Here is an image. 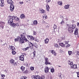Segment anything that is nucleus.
I'll return each mask as SVG.
<instances>
[{"mask_svg":"<svg viewBox=\"0 0 79 79\" xmlns=\"http://www.w3.org/2000/svg\"><path fill=\"white\" fill-rule=\"evenodd\" d=\"M7 2L9 4H11L10 6V11H13L15 8V6L12 4L13 2L11 0H7Z\"/></svg>","mask_w":79,"mask_h":79,"instance_id":"obj_1","label":"nucleus"},{"mask_svg":"<svg viewBox=\"0 0 79 79\" xmlns=\"http://www.w3.org/2000/svg\"><path fill=\"white\" fill-rule=\"evenodd\" d=\"M67 28H68V31L69 32V33H71L73 32V31H74V29H73L70 26H69V24H67Z\"/></svg>","mask_w":79,"mask_h":79,"instance_id":"obj_2","label":"nucleus"},{"mask_svg":"<svg viewBox=\"0 0 79 79\" xmlns=\"http://www.w3.org/2000/svg\"><path fill=\"white\" fill-rule=\"evenodd\" d=\"M8 24H12L13 21V19L12 18V16H9L8 19Z\"/></svg>","mask_w":79,"mask_h":79,"instance_id":"obj_3","label":"nucleus"},{"mask_svg":"<svg viewBox=\"0 0 79 79\" xmlns=\"http://www.w3.org/2000/svg\"><path fill=\"white\" fill-rule=\"evenodd\" d=\"M18 40L20 42V43H21V44H23V43H24V41L21 40V38L20 37V36H18L17 39H15V42H16L17 41H18Z\"/></svg>","mask_w":79,"mask_h":79,"instance_id":"obj_4","label":"nucleus"},{"mask_svg":"<svg viewBox=\"0 0 79 79\" xmlns=\"http://www.w3.org/2000/svg\"><path fill=\"white\" fill-rule=\"evenodd\" d=\"M22 39H21V40H23V41H24V40L25 41H26L27 42V39L26 38V36L25 35H23V34H21L20 35Z\"/></svg>","mask_w":79,"mask_h":79,"instance_id":"obj_5","label":"nucleus"},{"mask_svg":"<svg viewBox=\"0 0 79 79\" xmlns=\"http://www.w3.org/2000/svg\"><path fill=\"white\" fill-rule=\"evenodd\" d=\"M45 64L46 65H47V64H52L50 62H48V58H45Z\"/></svg>","mask_w":79,"mask_h":79,"instance_id":"obj_6","label":"nucleus"},{"mask_svg":"<svg viewBox=\"0 0 79 79\" xmlns=\"http://www.w3.org/2000/svg\"><path fill=\"white\" fill-rule=\"evenodd\" d=\"M4 6V1L3 0H0V6L3 7Z\"/></svg>","mask_w":79,"mask_h":79,"instance_id":"obj_7","label":"nucleus"},{"mask_svg":"<svg viewBox=\"0 0 79 79\" xmlns=\"http://www.w3.org/2000/svg\"><path fill=\"white\" fill-rule=\"evenodd\" d=\"M20 60L21 61H24V55H21L19 57Z\"/></svg>","mask_w":79,"mask_h":79,"instance_id":"obj_8","label":"nucleus"},{"mask_svg":"<svg viewBox=\"0 0 79 79\" xmlns=\"http://www.w3.org/2000/svg\"><path fill=\"white\" fill-rule=\"evenodd\" d=\"M49 71V68L48 67H46L44 69V72L46 73H48Z\"/></svg>","mask_w":79,"mask_h":79,"instance_id":"obj_9","label":"nucleus"},{"mask_svg":"<svg viewBox=\"0 0 79 79\" xmlns=\"http://www.w3.org/2000/svg\"><path fill=\"white\" fill-rule=\"evenodd\" d=\"M39 76H34L32 75L31 76V77L32 79H38V77H39Z\"/></svg>","mask_w":79,"mask_h":79,"instance_id":"obj_10","label":"nucleus"},{"mask_svg":"<svg viewBox=\"0 0 79 79\" xmlns=\"http://www.w3.org/2000/svg\"><path fill=\"white\" fill-rule=\"evenodd\" d=\"M10 26H12V27L15 28V27H16V24L14 23H10Z\"/></svg>","mask_w":79,"mask_h":79,"instance_id":"obj_11","label":"nucleus"},{"mask_svg":"<svg viewBox=\"0 0 79 79\" xmlns=\"http://www.w3.org/2000/svg\"><path fill=\"white\" fill-rule=\"evenodd\" d=\"M78 29L77 28H76L75 29L74 33V34L75 35H77L78 34Z\"/></svg>","mask_w":79,"mask_h":79,"instance_id":"obj_12","label":"nucleus"},{"mask_svg":"<svg viewBox=\"0 0 79 79\" xmlns=\"http://www.w3.org/2000/svg\"><path fill=\"white\" fill-rule=\"evenodd\" d=\"M40 11L41 13H45V10L41 8H40Z\"/></svg>","mask_w":79,"mask_h":79,"instance_id":"obj_13","label":"nucleus"},{"mask_svg":"<svg viewBox=\"0 0 79 79\" xmlns=\"http://www.w3.org/2000/svg\"><path fill=\"white\" fill-rule=\"evenodd\" d=\"M72 68L75 69L77 68V64H74L72 66Z\"/></svg>","mask_w":79,"mask_h":79,"instance_id":"obj_14","label":"nucleus"},{"mask_svg":"<svg viewBox=\"0 0 79 79\" xmlns=\"http://www.w3.org/2000/svg\"><path fill=\"white\" fill-rule=\"evenodd\" d=\"M68 64L70 65H73V62L70 60H68Z\"/></svg>","mask_w":79,"mask_h":79,"instance_id":"obj_15","label":"nucleus"},{"mask_svg":"<svg viewBox=\"0 0 79 79\" xmlns=\"http://www.w3.org/2000/svg\"><path fill=\"white\" fill-rule=\"evenodd\" d=\"M9 47L10 49L11 50H15V47H14V46H9Z\"/></svg>","mask_w":79,"mask_h":79,"instance_id":"obj_16","label":"nucleus"},{"mask_svg":"<svg viewBox=\"0 0 79 79\" xmlns=\"http://www.w3.org/2000/svg\"><path fill=\"white\" fill-rule=\"evenodd\" d=\"M75 27H76V25L74 24H73L72 25L71 27L73 29H74Z\"/></svg>","mask_w":79,"mask_h":79,"instance_id":"obj_17","label":"nucleus"},{"mask_svg":"<svg viewBox=\"0 0 79 79\" xmlns=\"http://www.w3.org/2000/svg\"><path fill=\"white\" fill-rule=\"evenodd\" d=\"M45 44H48L49 42V39H46L44 40Z\"/></svg>","mask_w":79,"mask_h":79,"instance_id":"obj_18","label":"nucleus"},{"mask_svg":"<svg viewBox=\"0 0 79 79\" xmlns=\"http://www.w3.org/2000/svg\"><path fill=\"white\" fill-rule=\"evenodd\" d=\"M69 5L68 4L67 5H66L64 6V8L65 9H69Z\"/></svg>","mask_w":79,"mask_h":79,"instance_id":"obj_19","label":"nucleus"},{"mask_svg":"<svg viewBox=\"0 0 79 79\" xmlns=\"http://www.w3.org/2000/svg\"><path fill=\"white\" fill-rule=\"evenodd\" d=\"M10 63H11V64H13V63H14V60L13 59H10Z\"/></svg>","mask_w":79,"mask_h":79,"instance_id":"obj_20","label":"nucleus"},{"mask_svg":"<svg viewBox=\"0 0 79 79\" xmlns=\"http://www.w3.org/2000/svg\"><path fill=\"white\" fill-rule=\"evenodd\" d=\"M46 9L47 11H49V9H50V7L48 5H47L46 6Z\"/></svg>","mask_w":79,"mask_h":79,"instance_id":"obj_21","label":"nucleus"},{"mask_svg":"<svg viewBox=\"0 0 79 79\" xmlns=\"http://www.w3.org/2000/svg\"><path fill=\"white\" fill-rule=\"evenodd\" d=\"M60 45L62 47H64V46H65V44H64L63 43H60Z\"/></svg>","mask_w":79,"mask_h":79,"instance_id":"obj_22","label":"nucleus"},{"mask_svg":"<svg viewBox=\"0 0 79 79\" xmlns=\"http://www.w3.org/2000/svg\"><path fill=\"white\" fill-rule=\"evenodd\" d=\"M51 52L52 53V54H53L55 56L56 55V53H55V51L52 50L51 51Z\"/></svg>","mask_w":79,"mask_h":79,"instance_id":"obj_23","label":"nucleus"},{"mask_svg":"<svg viewBox=\"0 0 79 79\" xmlns=\"http://www.w3.org/2000/svg\"><path fill=\"white\" fill-rule=\"evenodd\" d=\"M25 18V15H24V14H22L20 16V18L21 19H23V18Z\"/></svg>","mask_w":79,"mask_h":79,"instance_id":"obj_24","label":"nucleus"},{"mask_svg":"<svg viewBox=\"0 0 79 79\" xmlns=\"http://www.w3.org/2000/svg\"><path fill=\"white\" fill-rule=\"evenodd\" d=\"M33 24L34 25H37V21L36 20H35L33 22Z\"/></svg>","mask_w":79,"mask_h":79,"instance_id":"obj_25","label":"nucleus"},{"mask_svg":"<svg viewBox=\"0 0 79 79\" xmlns=\"http://www.w3.org/2000/svg\"><path fill=\"white\" fill-rule=\"evenodd\" d=\"M20 69H21L22 71H24L25 67L24 66H21L20 68Z\"/></svg>","mask_w":79,"mask_h":79,"instance_id":"obj_26","label":"nucleus"},{"mask_svg":"<svg viewBox=\"0 0 79 79\" xmlns=\"http://www.w3.org/2000/svg\"><path fill=\"white\" fill-rule=\"evenodd\" d=\"M5 23L3 22H0V25L1 26H4Z\"/></svg>","mask_w":79,"mask_h":79,"instance_id":"obj_27","label":"nucleus"},{"mask_svg":"<svg viewBox=\"0 0 79 79\" xmlns=\"http://www.w3.org/2000/svg\"><path fill=\"white\" fill-rule=\"evenodd\" d=\"M72 53H73V52L71 51H68L69 55L70 56L71 55V54H72Z\"/></svg>","mask_w":79,"mask_h":79,"instance_id":"obj_28","label":"nucleus"},{"mask_svg":"<svg viewBox=\"0 0 79 79\" xmlns=\"http://www.w3.org/2000/svg\"><path fill=\"white\" fill-rule=\"evenodd\" d=\"M34 46L35 47V48H37V44H36L35 43H34Z\"/></svg>","mask_w":79,"mask_h":79,"instance_id":"obj_29","label":"nucleus"},{"mask_svg":"<svg viewBox=\"0 0 79 79\" xmlns=\"http://www.w3.org/2000/svg\"><path fill=\"white\" fill-rule=\"evenodd\" d=\"M28 48H29V47H27L26 48L23 49V51H26V50H27Z\"/></svg>","mask_w":79,"mask_h":79,"instance_id":"obj_30","label":"nucleus"},{"mask_svg":"<svg viewBox=\"0 0 79 79\" xmlns=\"http://www.w3.org/2000/svg\"><path fill=\"white\" fill-rule=\"evenodd\" d=\"M64 42V43L65 44H68V43H69V41H65Z\"/></svg>","mask_w":79,"mask_h":79,"instance_id":"obj_31","label":"nucleus"},{"mask_svg":"<svg viewBox=\"0 0 79 79\" xmlns=\"http://www.w3.org/2000/svg\"><path fill=\"white\" fill-rule=\"evenodd\" d=\"M55 71V70L53 68H52L51 69V73H53Z\"/></svg>","mask_w":79,"mask_h":79,"instance_id":"obj_32","label":"nucleus"},{"mask_svg":"<svg viewBox=\"0 0 79 79\" xmlns=\"http://www.w3.org/2000/svg\"><path fill=\"white\" fill-rule=\"evenodd\" d=\"M26 78H27V77L24 76L21 77V79H26Z\"/></svg>","mask_w":79,"mask_h":79,"instance_id":"obj_33","label":"nucleus"},{"mask_svg":"<svg viewBox=\"0 0 79 79\" xmlns=\"http://www.w3.org/2000/svg\"><path fill=\"white\" fill-rule=\"evenodd\" d=\"M14 19H15L16 21H18V20H19V18H18L17 16H15Z\"/></svg>","mask_w":79,"mask_h":79,"instance_id":"obj_34","label":"nucleus"},{"mask_svg":"<svg viewBox=\"0 0 79 79\" xmlns=\"http://www.w3.org/2000/svg\"><path fill=\"white\" fill-rule=\"evenodd\" d=\"M13 64H14V66H17V65H18V63L16 62H15Z\"/></svg>","mask_w":79,"mask_h":79,"instance_id":"obj_35","label":"nucleus"},{"mask_svg":"<svg viewBox=\"0 0 79 79\" xmlns=\"http://www.w3.org/2000/svg\"><path fill=\"white\" fill-rule=\"evenodd\" d=\"M12 53L13 55H15L16 54V52L15 51H12Z\"/></svg>","mask_w":79,"mask_h":79,"instance_id":"obj_36","label":"nucleus"},{"mask_svg":"<svg viewBox=\"0 0 79 79\" xmlns=\"http://www.w3.org/2000/svg\"><path fill=\"white\" fill-rule=\"evenodd\" d=\"M30 69L31 70V71H33V70L34 69V67H31L30 68Z\"/></svg>","mask_w":79,"mask_h":79,"instance_id":"obj_37","label":"nucleus"},{"mask_svg":"<svg viewBox=\"0 0 79 79\" xmlns=\"http://www.w3.org/2000/svg\"><path fill=\"white\" fill-rule=\"evenodd\" d=\"M53 28H54V30H55V29H56V25H54L53 27Z\"/></svg>","mask_w":79,"mask_h":79,"instance_id":"obj_38","label":"nucleus"},{"mask_svg":"<svg viewBox=\"0 0 79 79\" xmlns=\"http://www.w3.org/2000/svg\"><path fill=\"white\" fill-rule=\"evenodd\" d=\"M27 37L29 40H31V37L30 36H28Z\"/></svg>","mask_w":79,"mask_h":79,"instance_id":"obj_39","label":"nucleus"},{"mask_svg":"<svg viewBox=\"0 0 79 79\" xmlns=\"http://www.w3.org/2000/svg\"><path fill=\"white\" fill-rule=\"evenodd\" d=\"M34 54V57H35V51H34L33 52Z\"/></svg>","mask_w":79,"mask_h":79,"instance_id":"obj_40","label":"nucleus"},{"mask_svg":"<svg viewBox=\"0 0 79 79\" xmlns=\"http://www.w3.org/2000/svg\"><path fill=\"white\" fill-rule=\"evenodd\" d=\"M54 46L56 47H58V44H55Z\"/></svg>","mask_w":79,"mask_h":79,"instance_id":"obj_41","label":"nucleus"},{"mask_svg":"<svg viewBox=\"0 0 79 79\" xmlns=\"http://www.w3.org/2000/svg\"><path fill=\"white\" fill-rule=\"evenodd\" d=\"M30 40H34V38L33 37H31Z\"/></svg>","mask_w":79,"mask_h":79,"instance_id":"obj_42","label":"nucleus"},{"mask_svg":"<svg viewBox=\"0 0 79 79\" xmlns=\"http://www.w3.org/2000/svg\"><path fill=\"white\" fill-rule=\"evenodd\" d=\"M60 6H62V4H63V2L61 1H60Z\"/></svg>","mask_w":79,"mask_h":79,"instance_id":"obj_43","label":"nucleus"},{"mask_svg":"<svg viewBox=\"0 0 79 79\" xmlns=\"http://www.w3.org/2000/svg\"><path fill=\"white\" fill-rule=\"evenodd\" d=\"M0 27H1L2 29H3V28L4 27V25H0Z\"/></svg>","mask_w":79,"mask_h":79,"instance_id":"obj_44","label":"nucleus"},{"mask_svg":"<svg viewBox=\"0 0 79 79\" xmlns=\"http://www.w3.org/2000/svg\"><path fill=\"white\" fill-rule=\"evenodd\" d=\"M46 2L47 3H49L50 2V0H46Z\"/></svg>","mask_w":79,"mask_h":79,"instance_id":"obj_45","label":"nucleus"},{"mask_svg":"<svg viewBox=\"0 0 79 79\" xmlns=\"http://www.w3.org/2000/svg\"><path fill=\"white\" fill-rule=\"evenodd\" d=\"M77 77H79V72H77Z\"/></svg>","mask_w":79,"mask_h":79,"instance_id":"obj_46","label":"nucleus"},{"mask_svg":"<svg viewBox=\"0 0 79 79\" xmlns=\"http://www.w3.org/2000/svg\"><path fill=\"white\" fill-rule=\"evenodd\" d=\"M5 75H4V74H2L1 75V77H5Z\"/></svg>","mask_w":79,"mask_h":79,"instance_id":"obj_47","label":"nucleus"},{"mask_svg":"<svg viewBox=\"0 0 79 79\" xmlns=\"http://www.w3.org/2000/svg\"><path fill=\"white\" fill-rule=\"evenodd\" d=\"M44 16H43V18H45V19H47V15H45Z\"/></svg>","mask_w":79,"mask_h":79,"instance_id":"obj_48","label":"nucleus"},{"mask_svg":"<svg viewBox=\"0 0 79 79\" xmlns=\"http://www.w3.org/2000/svg\"><path fill=\"white\" fill-rule=\"evenodd\" d=\"M16 16H12V19H15V18Z\"/></svg>","mask_w":79,"mask_h":79,"instance_id":"obj_49","label":"nucleus"},{"mask_svg":"<svg viewBox=\"0 0 79 79\" xmlns=\"http://www.w3.org/2000/svg\"><path fill=\"white\" fill-rule=\"evenodd\" d=\"M64 23V21H62V22L60 23V24L63 25Z\"/></svg>","mask_w":79,"mask_h":79,"instance_id":"obj_50","label":"nucleus"},{"mask_svg":"<svg viewBox=\"0 0 79 79\" xmlns=\"http://www.w3.org/2000/svg\"><path fill=\"white\" fill-rule=\"evenodd\" d=\"M70 46V45L69 44H68L66 46V48H68Z\"/></svg>","mask_w":79,"mask_h":79,"instance_id":"obj_51","label":"nucleus"},{"mask_svg":"<svg viewBox=\"0 0 79 79\" xmlns=\"http://www.w3.org/2000/svg\"><path fill=\"white\" fill-rule=\"evenodd\" d=\"M77 54L79 56V51H77Z\"/></svg>","mask_w":79,"mask_h":79,"instance_id":"obj_52","label":"nucleus"},{"mask_svg":"<svg viewBox=\"0 0 79 79\" xmlns=\"http://www.w3.org/2000/svg\"><path fill=\"white\" fill-rule=\"evenodd\" d=\"M19 3L21 5H22V4H23V2H20Z\"/></svg>","mask_w":79,"mask_h":79,"instance_id":"obj_53","label":"nucleus"},{"mask_svg":"<svg viewBox=\"0 0 79 79\" xmlns=\"http://www.w3.org/2000/svg\"><path fill=\"white\" fill-rule=\"evenodd\" d=\"M38 79H43V78H42V77H39L38 78Z\"/></svg>","mask_w":79,"mask_h":79,"instance_id":"obj_54","label":"nucleus"},{"mask_svg":"<svg viewBox=\"0 0 79 79\" xmlns=\"http://www.w3.org/2000/svg\"><path fill=\"white\" fill-rule=\"evenodd\" d=\"M34 35H36V32L35 31H34Z\"/></svg>","mask_w":79,"mask_h":79,"instance_id":"obj_55","label":"nucleus"},{"mask_svg":"<svg viewBox=\"0 0 79 79\" xmlns=\"http://www.w3.org/2000/svg\"><path fill=\"white\" fill-rule=\"evenodd\" d=\"M23 34V35H26V33H23V34Z\"/></svg>","mask_w":79,"mask_h":79,"instance_id":"obj_56","label":"nucleus"},{"mask_svg":"<svg viewBox=\"0 0 79 79\" xmlns=\"http://www.w3.org/2000/svg\"><path fill=\"white\" fill-rule=\"evenodd\" d=\"M77 26L79 27V23H77Z\"/></svg>","mask_w":79,"mask_h":79,"instance_id":"obj_57","label":"nucleus"},{"mask_svg":"<svg viewBox=\"0 0 79 79\" xmlns=\"http://www.w3.org/2000/svg\"><path fill=\"white\" fill-rule=\"evenodd\" d=\"M57 4H58V5H60V1H58V2H57Z\"/></svg>","mask_w":79,"mask_h":79,"instance_id":"obj_58","label":"nucleus"},{"mask_svg":"<svg viewBox=\"0 0 79 79\" xmlns=\"http://www.w3.org/2000/svg\"><path fill=\"white\" fill-rule=\"evenodd\" d=\"M31 46H33V44H32L31 43Z\"/></svg>","mask_w":79,"mask_h":79,"instance_id":"obj_59","label":"nucleus"},{"mask_svg":"<svg viewBox=\"0 0 79 79\" xmlns=\"http://www.w3.org/2000/svg\"><path fill=\"white\" fill-rule=\"evenodd\" d=\"M27 73V71H25L24 72V73Z\"/></svg>","mask_w":79,"mask_h":79,"instance_id":"obj_60","label":"nucleus"},{"mask_svg":"<svg viewBox=\"0 0 79 79\" xmlns=\"http://www.w3.org/2000/svg\"><path fill=\"white\" fill-rule=\"evenodd\" d=\"M36 42H39V40H36Z\"/></svg>","mask_w":79,"mask_h":79,"instance_id":"obj_61","label":"nucleus"},{"mask_svg":"<svg viewBox=\"0 0 79 79\" xmlns=\"http://www.w3.org/2000/svg\"><path fill=\"white\" fill-rule=\"evenodd\" d=\"M27 65H26V66H27V63H26Z\"/></svg>","mask_w":79,"mask_h":79,"instance_id":"obj_62","label":"nucleus"},{"mask_svg":"<svg viewBox=\"0 0 79 79\" xmlns=\"http://www.w3.org/2000/svg\"><path fill=\"white\" fill-rule=\"evenodd\" d=\"M59 45H60V43H59Z\"/></svg>","mask_w":79,"mask_h":79,"instance_id":"obj_63","label":"nucleus"}]
</instances>
